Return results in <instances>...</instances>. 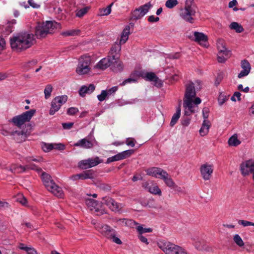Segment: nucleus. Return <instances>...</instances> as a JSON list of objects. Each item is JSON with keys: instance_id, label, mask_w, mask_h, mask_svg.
<instances>
[{"instance_id": "nucleus-41", "label": "nucleus", "mask_w": 254, "mask_h": 254, "mask_svg": "<svg viewBox=\"0 0 254 254\" xmlns=\"http://www.w3.org/2000/svg\"><path fill=\"white\" fill-rule=\"evenodd\" d=\"M241 67L243 68V70L246 69L250 72L251 69L250 64L246 60H244L241 61Z\"/></svg>"}, {"instance_id": "nucleus-40", "label": "nucleus", "mask_w": 254, "mask_h": 254, "mask_svg": "<svg viewBox=\"0 0 254 254\" xmlns=\"http://www.w3.org/2000/svg\"><path fill=\"white\" fill-rule=\"evenodd\" d=\"M53 90V87L51 84H48L44 89L45 97L46 99H48L51 95Z\"/></svg>"}, {"instance_id": "nucleus-26", "label": "nucleus", "mask_w": 254, "mask_h": 254, "mask_svg": "<svg viewBox=\"0 0 254 254\" xmlns=\"http://www.w3.org/2000/svg\"><path fill=\"white\" fill-rule=\"evenodd\" d=\"M210 126L211 124L208 120H204L202 125L199 129V133L201 136H204L207 134Z\"/></svg>"}, {"instance_id": "nucleus-15", "label": "nucleus", "mask_w": 254, "mask_h": 254, "mask_svg": "<svg viewBox=\"0 0 254 254\" xmlns=\"http://www.w3.org/2000/svg\"><path fill=\"white\" fill-rule=\"evenodd\" d=\"M201 175L205 181L210 179L213 172V166L211 164L205 163L202 165L200 168Z\"/></svg>"}, {"instance_id": "nucleus-24", "label": "nucleus", "mask_w": 254, "mask_h": 254, "mask_svg": "<svg viewBox=\"0 0 254 254\" xmlns=\"http://www.w3.org/2000/svg\"><path fill=\"white\" fill-rule=\"evenodd\" d=\"M95 89V86L93 84H90L88 86L83 85L81 87L79 90L80 96L83 97L86 94H90L92 93Z\"/></svg>"}, {"instance_id": "nucleus-51", "label": "nucleus", "mask_w": 254, "mask_h": 254, "mask_svg": "<svg viewBox=\"0 0 254 254\" xmlns=\"http://www.w3.org/2000/svg\"><path fill=\"white\" fill-rule=\"evenodd\" d=\"M228 97L224 94H220L218 97V101L220 105H223L227 100Z\"/></svg>"}, {"instance_id": "nucleus-14", "label": "nucleus", "mask_w": 254, "mask_h": 254, "mask_svg": "<svg viewBox=\"0 0 254 254\" xmlns=\"http://www.w3.org/2000/svg\"><path fill=\"white\" fill-rule=\"evenodd\" d=\"M121 51V44L116 42L112 46L110 52H109L108 57L110 58L113 62H116L117 60H120Z\"/></svg>"}, {"instance_id": "nucleus-3", "label": "nucleus", "mask_w": 254, "mask_h": 254, "mask_svg": "<svg viewBox=\"0 0 254 254\" xmlns=\"http://www.w3.org/2000/svg\"><path fill=\"white\" fill-rule=\"evenodd\" d=\"M61 26L55 21H46L42 23H38L35 28V36L38 39L46 37L48 34H52L55 29Z\"/></svg>"}, {"instance_id": "nucleus-9", "label": "nucleus", "mask_w": 254, "mask_h": 254, "mask_svg": "<svg viewBox=\"0 0 254 254\" xmlns=\"http://www.w3.org/2000/svg\"><path fill=\"white\" fill-rule=\"evenodd\" d=\"M67 98L66 95L59 96L54 98L51 102L49 114L50 115H54L56 112L59 110L61 107L66 103Z\"/></svg>"}, {"instance_id": "nucleus-56", "label": "nucleus", "mask_w": 254, "mask_h": 254, "mask_svg": "<svg viewBox=\"0 0 254 254\" xmlns=\"http://www.w3.org/2000/svg\"><path fill=\"white\" fill-rule=\"evenodd\" d=\"M42 148H43V150L45 152H49V151H51V150L53 149V143H50V144L45 143Z\"/></svg>"}, {"instance_id": "nucleus-50", "label": "nucleus", "mask_w": 254, "mask_h": 254, "mask_svg": "<svg viewBox=\"0 0 254 254\" xmlns=\"http://www.w3.org/2000/svg\"><path fill=\"white\" fill-rule=\"evenodd\" d=\"M136 142L135 139L132 137L127 138L126 141V144L131 147H134Z\"/></svg>"}, {"instance_id": "nucleus-64", "label": "nucleus", "mask_w": 254, "mask_h": 254, "mask_svg": "<svg viewBox=\"0 0 254 254\" xmlns=\"http://www.w3.org/2000/svg\"><path fill=\"white\" fill-rule=\"evenodd\" d=\"M249 73H250V71H248V70H246V69L242 70L239 73L238 77L239 78H241L243 77L244 76H247V75H248Z\"/></svg>"}, {"instance_id": "nucleus-38", "label": "nucleus", "mask_w": 254, "mask_h": 254, "mask_svg": "<svg viewBox=\"0 0 254 254\" xmlns=\"http://www.w3.org/2000/svg\"><path fill=\"white\" fill-rule=\"evenodd\" d=\"M80 33L79 30H70L63 32L62 35L64 36H72L78 35Z\"/></svg>"}, {"instance_id": "nucleus-22", "label": "nucleus", "mask_w": 254, "mask_h": 254, "mask_svg": "<svg viewBox=\"0 0 254 254\" xmlns=\"http://www.w3.org/2000/svg\"><path fill=\"white\" fill-rule=\"evenodd\" d=\"M85 204L91 211L95 210L97 212L100 211L99 207L100 206V203L92 198L86 199Z\"/></svg>"}, {"instance_id": "nucleus-30", "label": "nucleus", "mask_w": 254, "mask_h": 254, "mask_svg": "<svg viewBox=\"0 0 254 254\" xmlns=\"http://www.w3.org/2000/svg\"><path fill=\"white\" fill-rule=\"evenodd\" d=\"M231 57L230 52L225 53H218L217 55L218 62L220 63H224Z\"/></svg>"}, {"instance_id": "nucleus-18", "label": "nucleus", "mask_w": 254, "mask_h": 254, "mask_svg": "<svg viewBox=\"0 0 254 254\" xmlns=\"http://www.w3.org/2000/svg\"><path fill=\"white\" fill-rule=\"evenodd\" d=\"M73 146L84 149H91L94 146V143L87 137H85L79 140L73 144Z\"/></svg>"}, {"instance_id": "nucleus-23", "label": "nucleus", "mask_w": 254, "mask_h": 254, "mask_svg": "<svg viewBox=\"0 0 254 254\" xmlns=\"http://www.w3.org/2000/svg\"><path fill=\"white\" fill-rule=\"evenodd\" d=\"M194 36L195 42H198L199 44L204 46H206L208 40V38L206 35L202 33L194 32Z\"/></svg>"}, {"instance_id": "nucleus-5", "label": "nucleus", "mask_w": 254, "mask_h": 254, "mask_svg": "<svg viewBox=\"0 0 254 254\" xmlns=\"http://www.w3.org/2000/svg\"><path fill=\"white\" fill-rule=\"evenodd\" d=\"M194 0H186L184 8L180 10V16L185 21L193 23L194 17L195 15L196 10L194 5L192 4Z\"/></svg>"}, {"instance_id": "nucleus-27", "label": "nucleus", "mask_w": 254, "mask_h": 254, "mask_svg": "<svg viewBox=\"0 0 254 254\" xmlns=\"http://www.w3.org/2000/svg\"><path fill=\"white\" fill-rule=\"evenodd\" d=\"M9 170L13 173H21L26 171V167L25 166L14 164L10 166Z\"/></svg>"}, {"instance_id": "nucleus-13", "label": "nucleus", "mask_w": 254, "mask_h": 254, "mask_svg": "<svg viewBox=\"0 0 254 254\" xmlns=\"http://www.w3.org/2000/svg\"><path fill=\"white\" fill-rule=\"evenodd\" d=\"M242 174L244 176L252 174L254 180V161L248 160L243 162L240 166Z\"/></svg>"}, {"instance_id": "nucleus-12", "label": "nucleus", "mask_w": 254, "mask_h": 254, "mask_svg": "<svg viewBox=\"0 0 254 254\" xmlns=\"http://www.w3.org/2000/svg\"><path fill=\"white\" fill-rule=\"evenodd\" d=\"M152 6L150 2H148L139 6L132 12V18L133 19H139L141 18L148 12Z\"/></svg>"}, {"instance_id": "nucleus-39", "label": "nucleus", "mask_w": 254, "mask_h": 254, "mask_svg": "<svg viewBox=\"0 0 254 254\" xmlns=\"http://www.w3.org/2000/svg\"><path fill=\"white\" fill-rule=\"evenodd\" d=\"M163 180L165 184L169 188H173L175 186V182L172 179L169 177V175L166 177Z\"/></svg>"}, {"instance_id": "nucleus-54", "label": "nucleus", "mask_w": 254, "mask_h": 254, "mask_svg": "<svg viewBox=\"0 0 254 254\" xmlns=\"http://www.w3.org/2000/svg\"><path fill=\"white\" fill-rule=\"evenodd\" d=\"M238 223L239 225H243L244 227H247L248 226H254V223L251 222L247 220H240L238 221Z\"/></svg>"}, {"instance_id": "nucleus-25", "label": "nucleus", "mask_w": 254, "mask_h": 254, "mask_svg": "<svg viewBox=\"0 0 254 254\" xmlns=\"http://www.w3.org/2000/svg\"><path fill=\"white\" fill-rule=\"evenodd\" d=\"M181 100L179 101V103L178 106L176 109V112L173 115L171 121L170 122V125L171 127H173L177 122L181 115Z\"/></svg>"}, {"instance_id": "nucleus-60", "label": "nucleus", "mask_w": 254, "mask_h": 254, "mask_svg": "<svg viewBox=\"0 0 254 254\" xmlns=\"http://www.w3.org/2000/svg\"><path fill=\"white\" fill-rule=\"evenodd\" d=\"M118 86H114L110 88L109 89L107 90V91L108 92V95H111L114 94L118 90Z\"/></svg>"}, {"instance_id": "nucleus-37", "label": "nucleus", "mask_w": 254, "mask_h": 254, "mask_svg": "<svg viewBox=\"0 0 254 254\" xmlns=\"http://www.w3.org/2000/svg\"><path fill=\"white\" fill-rule=\"evenodd\" d=\"M89 8V7L86 6L80 9H77L76 10V16L80 18L83 17L87 13Z\"/></svg>"}, {"instance_id": "nucleus-62", "label": "nucleus", "mask_w": 254, "mask_h": 254, "mask_svg": "<svg viewBox=\"0 0 254 254\" xmlns=\"http://www.w3.org/2000/svg\"><path fill=\"white\" fill-rule=\"evenodd\" d=\"M73 126V123H63L62 126L63 128L65 129H70L72 126Z\"/></svg>"}, {"instance_id": "nucleus-44", "label": "nucleus", "mask_w": 254, "mask_h": 254, "mask_svg": "<svg viewBox=\"0 0 254 254\" xmlns=\"http://www.w3.org/2000/svg\"><path fill=\"white\" fill-rule=\"evenodd\" d=\"M234 241L235 243L239 247H243L244 245V243L238 234H236L234 236Z\"/></svg>"}, {"instance_id": "nucleus-32", "label": "nucleus", "mask_w": 254, "mask_h": 254, "mask_svg": "<svg viewBox=\"0 0 254 254\" xmlns=\"http://www.w3.org/2000/svg\"><path fill=\"white\" fill-rule=\"evenodd\" d=\"M229 27L231 29L234 30L237 33H241L244 31V29L243 26L236 22H232Z\"/></svg>"}, {"instance_id": "nucleus-2", "label": "nucleus", "mask_w": 254, "mask_h": 254, "mask_svg": "<svg viewBox=\"0 0 254 254\" xmlns=\"http://www.w3.org/2000/svg\"><path fill=\"white\" fill-rule=\"evenodd\" d=\"M34 42V35L28 32L18 33L10 39L11 48L17 52H21L30 48Z\"/></svg>"}, {"instance_id": "nucleus-47", "label": "nucleus", "mask_w": 254, "mask_h": 254, "mask_svg": "<svg viewBox=\"0 0 254 254\" xmlns=\"http://www.w3.org/2000/svg\"><path fill=\"white\" fill-rule=\"evenodd\" d=\"M113 3H112L110 4H109L106 8H103L101 10V14L103 15H109L111 12V7L113 5Z\"/></svg>"}, {"instance_id": "nucleus-61", "label": "nucleus", "mask_w": 254, "mask_h": 254, "mask_svg": "<svg viewBox=\"0 0 254 254\" xmlns=\"http://www.w3.org/2000/svg\"><path fill=\"white\" fill-rule=\"evenodd\" d=\"M26 249V252L27 254H38L37 251L32 247H28V248H24Z\"/></svg>"}, {"instance_id": "nucleus-35", "label": "nucleus", "mask_w": 254, "mask_h": 254, "mask_svg": "<svg viewBox=\"0 0 254 254\" xmlns=\"http://www.w3.org/2000/svg\"><path fill=\"white\" fill-rule=\"evenodd\" d=\"M129 77L136 82L140 77H143V73L141 71L135 70L130 73Z\"/></svg>"}, {"instance_id": "nucleus-28", "label": "nucleus", "mask_w": 254, "mask_h": 254, "mask_svg": "<svg viewBox=\"0 0 254 254\" xmlns=\"http://www.w3.org/2000/svg\"><path fill=\"white\" fill-rule=\"evenodd\" d=\"M94 171L92 170H88L78 174L80 180L93 179H94Z\"/></svg>"}, {"instance_id": "nucleus-29", "label": "nucleus", "mask_w": 254, "mask_h": 254, "mask_svg": "<svg viewBox=\"0 0 254 254\" xmlns=\"http://www.w3.org/2000/svg\"><path fill=\"white\" fill-rule=\"evenodd\" d=\"M130 26H126L123 31L122 32L121 39L119 43L124 44L126 42V41L128 40V35L130 33Z\"/></svg>"}, {"instance_id": "nucleus-52", "label": "nucleus", "mask_w": 254, "mask_h": 254, "mask_svg": "<svg viewBox=\"0 0 254 254\" xmlns=\"http://www.w3.org/2000/svg\"><path fill=\"white\" fill-rule=\"evenodd\" d=\"M137 230L140 234L152 232V229L151 228H143L141 226H138L137 227Z\"/></svg>"}, {"instance_id": "nucleus-53", "label": "nucleus", "mask_w": 254, "mask_h": 254, "mask_svg": "<svg viewBox=\"0 0 254 254\" xmlns=\"http://www.w3.org/2000/svg\"><path fill=\"white\" fill-rule=\"evenodd\" d=\"M53 149L58 150H64L65 149V145L63 143H53Z\"/></svg>"}, {"instance_id": "nucleus-57", "label": "nucleus", "mask_w": 254, "mask_h": 254, "mask_svg": "<svg viewBox=\"0 0 254 254\" xmlns=\"http://www.w3.org/2000/svg\"><path fill=\"white\" fill-rule=\"evenodd\" d=\"M190 119L188 117H183L182 120V125L184 127H187L190 124Z\"/></svg>"}, {"instance_id": "nucleus-43", "label": "nucleus", "mask_w": 254, "mask_h": 254, "mask_svg": "<svg viewBox=\"0 0 254 254\" xmlns=\"http://www.w3.org/2000/svg\"><path fill=\"white\" fill-rule=\"evenodd\" d=\"M134 152V150L133 149H129L121 152V156L123 159H126L127 157H130Z\"/></svg>"}, {"instance_id": "nucleus-21", "label": "nucleus", "mask_w": 254, "mask_h": 254, "mask_svg": "<svg viewBox=\"0 0 254 254\" xmlns=\"http://www.w3.org/2000/svg\"><path fill=\"white\" fill-rule=\"evenodd\" d=\"M40 160H41V159H38L34 158L33 157L29 156V157H26V158H25L26 162L27 163H29V164L25 166L26 167V171L27 170L30 169V170H36L38 172H41L42 171V169L41 168H38L35 164L30 163V162L31 161H35V162H40Z\"/></svg>"}, {"instance_id": "nucleus-7", "label": "nucleus", "mask_w": 254, "mask_h": 254, "mask_svg": "<svg viewBox=\"0 0 254 254\" xmlns=\"http://www.w3.org/2000/svg\"><path fill=\"white\" fill-rule=\"evenodd\" d=\"M91 60L90 56H82L79 60L78 64L76 71L79 75H83L88 73L91 70L90 65Z\"/></svg>"}, {"instance_id": "nucleus-42", "label": "nucleus", "mask_w": 254, "mask_h": 254, "mask_svg": "<svg viewBox=\"0 0 254 254\" xmlns=\"http://www.w3.org/2000/svg\"><path fill=\"white\" fill-rule=\"evenodd\" d=\"M97 187L101 190L104 191H109L111 190V186L107 184L100 182L98 184Z\"/></svg>"}, {"instance_id": "nucleus-19", "label": "nucleus", "mask_w": 254, "mask_h": 254, "mask_svg": "<svg viewBox=\"0 0 254 254\" xmlns=\"http://www.w3.org/2000/svg\"><path fill=\"white\" fill-rule=\"evenodd\" d=\"M142 77L144 78L146 80L154 82V85L158 87H161L162 86V82L161 80L154 72H147L145 76L143 75V77Z\"/></svg>"}, {"instance_id": "nucleus-4", "label": "nucleus", "mask_w": 254, "mask_h": 254, "mask_svg": "<svg viewBox=\"0 0 254 254\" xmlns=\"http://www.w3.org/2000/svg\"><path fill=\"white\" fill-rule=\"evenodd\" d=\"M157 245L165 254H188L184 248L170 242L161 241Z\"/></svg>"}, {"instance_id": "nucleus-16", "label": "nucleus", "mask_w": 254, "mask_h": 254, "mask_svg": "<svg viewBox=\"0 0 254 254\" xmlns=\"http://www.w3.org/2000/svg\"><path fill=\"white\" fill-rule=\"evenodd\" d=\"M142 187L150 193L161 196L162 192L158 186L152 182H145L142 183Z\"/></svg>"}, {"instance_id": "nucleus-6", "label": "nucleus", "mask_w": 254, "mask_h": 254, "mask_svg": "<svg viewBox=\"0 0 254 254\" xmlns=\"http://www.w3.org/2000/svg\"><path fill=\"white\" fill-rule=\"evenodd\" d=\"M41 178L44 185L47 190L53 193L55 195L58 197H63L64 194L62 189L57 186L49 174L43 172L41 176Z\"/></svg>"}, {"instance_id": "nucleus-55", "label": "nucleus", "mask_w": 254, "mask_h": 254, "mask_svg": "<svg viewBox=\"0 0 254 254\" xmlns=\"http://www.w3.org/2000/svg\"><path fill=\"white\" fill-rule=\"evenodd\" d=\"M78 112V109L75 107H70L68 109L67 114L69 115H74Z\"/></svg>"}, {"instance_id": "nucleus-33", "label": "nucleus", "mask_w": 254, "mask_h": 254, "mask_svg": "<svg viewBox=\"0 0 254 254\" xmlns=\"http://www.w3.org/2000/svg\"><path fill=\"white\" fill-rule=\"evenodd\" d=\"M241 142L238 139L236 134L232 135L228 140V144L230 146H237L240 144Z\"/></svg>"}, {"instance_id": "nucleus-63", "label": "nucleus", "mask_w": 254, "mask_h": 254, "mask_svg": "<svg viewBox=\"0 0 254 254\" xmlns=\"http://www.w3.org/2000/svg\"><path fill=\"white\" fill-rule=\"evenodd\" d=\"M226 45L225 42L223 39H218L217 41V49H219L220 48Z\"/></svg>"}, {"instance_id": "nucleus-59", "label": "nucleus", "mask_w": 254, "mask_h": 254, "mask_svg": "<svg viewBox=\"0 0 254 254\" xmlns=\"http://www.w3.org/2000/svg\"><path fill=\"white\" fill-rule=\"evenodd\" d=\"M123 222L125 221V224L129 226H132L133 225H137V223H136L135 221H133L131 219H123Z\"/></svg>"}, {"instance_id": "nucleus-46", "label": "nucleus", "mask_w": 254, "mask_h": 254, "mask_svg": "<svg viewBox=\"0 0 254 254\" xmlns=\"http://www.w3.org/2000/svg\"><path fill=\"white\" fill-rule=\"evenodd\" d=\"M178 3L177 0H167L165 3V6L169 8H172Z\"/></svg>"}, {"instance_id": "nucleus-36", "label": "nucleus", "mask_w": 254, "mask_h": 254, "mask_svg": "<svg viewBox=\"0 0 254 254\" xmlns=\"http://www.w3.org/2000/svg\"><path fill=\"white\" fill-rule=\"evenodd\" d=\"M16 20L13 19L11 21L7 23V25L5 27V31L6 34H9L11 33L13 30V27L11 24H15Z\"/></svg>"}, {"instance_id": "nucleus-34", "label": "nucleus", "mask_w": 254, "mask_h": 254, "mask_svg": "<svg viewBox=\"0 0 254 254\" xmlns=\"http://www.w3.org/2000/svg\"><path fill=\"white\" fill-rule=\"evenodd\" d=\"M159 168L158 167H151L148 168L146 170L147 175L155 178H157L159 171Z\"/></svg>"}, {"instance_id": "nucleus-17", "label": "nucleus", "mask_w": 254, "mask_h": 254, "mask_svg": "<svg viewBox=\"0 0 254 254\" xmlns=\"http://www.w3.org/2000/svg\"><path fill=\"white\" fill-rule=\"evenodd\" d=\"M103 203L106 205L112 211L118 212L122 208L121 204L109 196L103 198Z\"/></svg>"}, {"instance_id": "nucleus-20", "label": "nucleus", "mask_w": 254, "mask_h": 254, "mask_svg": "<svg viewBox=\"0 0 254 254\" xmlns=\"http://www.w3.org/2000/svg\"><path fill=\"white\" fill-rule=\"evenodd\" d=\"M113 63H114L113 61L107 56V58H103L100 60L95 66L98 68L104 70L109 66H112Z\"/></svg>"}, {"instance_id": "nucleus-11", "label": "nucleus", "mask_w": 254, "mask_h": 254, "mask_svg": "<svg viewBox=\"0 0 254 254\" xmlns=\"http://www.w3.org/2000/svg\"><path fill=\"white\" fill-rule=\"evenodd\" d=\"M95 228L103 236L108 239H111L113 235H116V230L107 224H98Z\"/></svg>"}, {"instance_id": "nucleus-48", "label": "nucleus", "mask_w": 254, "mask_h": 254, "mask_svg": "<svg viewBox=\"0 0 254 254\" xmlns=\"http://www.w3.org/2000/svg\"><path fill=\"white\" fill-rule=\"evenodd\" d=\"M108 96L107 90H102L101 93L97 96V98L100 102L103 101Z\"/></svg>"}, {"instance_id": "nucleus-10", "label": "nucleus", "mask_w": 254, "mask_h": 254, "mask_svg": "<svg viewBox=\"0 0 254 254\" xmlns=\"http://www.w3.org/2000/svg\"><path fill=\"white\" fill-rule=\"evenodd\" d=\"M103 162L98 157L89 158L80 161L77 164V167L81 170H86L95 167Z\"/></svg>"}, {"instance_id": "nucleus-49", "label": "nucleus", "mask_w": 254, "mask_h": 254, "mask_svg": "<svg viewBox=\"0 0 254 254\" xmlns=\"http://www.w3.org/2000/svg\"><path fill=\"white\" fill-rule=\"evenodd\" d=\"M159 173H158V178H160L161 179H162L163 180L166 177H167V176H169V174H168V173L163 170L162 169L159 168Z\"/></svg>"}, {"instance_id": "nucleus-45", "label": "nucleus", "mask_w": 254, "mask_h": 254, "mask_svg": "<svg viewBox=\"0 0 254 254\" xmlns=\"http://www.w3.org/2000/svg\"><path fill=\"white\" fill-rule=\"evenodd\" d=\"M16 200L17 202H19L20 203H21L23 206H27V200L26 199L25 197L23 196L22 194H18L17 196L16 197Z\"/></svg>"}, {"instance_id": "nucleus-8", "label": "nucleus", "mask_w": 254, "mask_h": 254, "mask_svg": "<svg viewBox=\"0 0 254 254\" xmlns=\"http://www.w3.org/2000/svg\"><path fill=\"white\" fill-rule=\"evenodd\" d=\"M35 113V109H31L20 115L14 117L11 121L14 125L19 127L25 123L29 122Z\"/></svg>"}, {"instance_id": "nucleus-58", "label": "nucleus", "mask_w": 254, "mask_h": 254, "mask_svg": "<svg viewBox=\"0 0 254 254\" xmlns=\"http://www.w3.org/2000/svg\"><path fill=\"white\" fill-rule=\"evenodd\" d=\"M132 83H135V82L130 77H128V78L124 80L122 83H121L120 84V85L122 86H124V85H126L127 84Z\"/></svg>"}, {"instance_id": "nucleus-31", "label": "nucleus", "mask_w": 254, "mask_h": 254, "mask_svg": "<svg viewBox=\"0 0 254 254\" xmlns=\"http://www.w3.org/2000/svg\"><path fill=\"white\" fill-rule=\"evenodd\" d=\"M112 66V69L115 72H121L124 69L123 64L119 60H117L116 62L113 63Z\"/></svg>"}, {"instance_id": "nucleus-1", "label": "nucleus", "mask_w": 254, "mask_h": 254, "mask_svg": "<svg viewBox=\"0 0 254 254\" xmlns=\"http://www.w3.org/2000/svg\"><path fill=\"white\" fill-rule=\"evenodd\" d=\"M185 87L183 107L185 109V115L188 116L195 112L197 105L201 103V100L199 97H196L193 100V98L195 97L196 92L192 82L189 81L185 85Z\"/></svg>"}]
</instances>
